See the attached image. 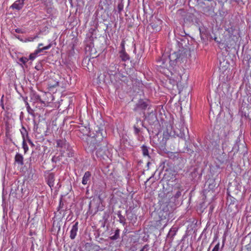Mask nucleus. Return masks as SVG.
Returning a JSON list of instances; mask_svg holds the SVG:
<instances>
[{"label": "nucleus", "mask_w": 251, "mask_h": 251, "mask_svg": "<svg viewBox=\"0 0 251 251\" xmlns=\"http://www.w3.org/2000/svg\"><path fill=\"white\" fill-rule=\"evenodd\" d=\"M20 30L19 29H16V32L17 33H20Z\"/></svg>", "instance_id": "41"}, {"label": "nucleus", "mask_w": 251, "mask_h": 251, "mask_svg": "<svg viewBox=\"0 0 251 251\" xmlns=\"http://www.w3.org/2000/svg\"><path fill=\"white\" fill-rule=\"evenodd\" d=\"M23 4H24V1L25 0H19Z\"/></svg>", "instance_id": "42"}, {"label": "nucleus", "mask_w": 251, "mask_h": 251, "mask_svg": "<svg viewBox=\"0 0 251 251\" xmlns=\"http://www.w3.org/2000/svg\"><path fill=\"white\" fill-rule=\"evenodd\" d=\"M96 136L97 138L100 137L99 139L101 140L104 138V136H103L102 134L101 130H100L97 132Z\"/></svg>", "instance_id": "26"}, {"label": "nucleus", "mask_w": 251, "mask_h": 251, "mask_svg": "<svg viewBox=\"0 0 251 251\" xmlns=\"http://www.w3.org/2000/svg\"><path fill=\"white\" fill-rule=\"evenodd\" d=\"M141 149L143 155L144 156H147L148 157L150 158L148 147L143 145L141 147Z\"/></svg>", "instance_id": "17"}, {"label": "nucleus", "mask_w": 251, "mask_h": 251, "mask_svg": "<svg viewBox=\"0 0 251 251\" xmlns=\"http://www.w3.org/2000/svg\"><path fill=\"white\" fill-rule=\"evenodd\" d=\"M117 215L119 219L120 222L125 225L126 224V219L125 217L122 215L120 212H118Z\"/></svg>", "instance_id": "18"}, {"label": "nucleus", "mask_w": 251, "mask_h": 251, "mask_svg": "<svg viewBox=\"0 0 251 251\" xmlns=\"http://www.w3.org/2000/svg\"><path fill=\"white\" fill-rule=\"evenodd\" d=\"M68 156H70V153H68Z\"/></svg>", "instance_id": "46"}, {"label": "nucleus", "mask_w": 251, "mask_h": 251, "mask_svg": "<svg viewBox=\"0 0 251 251\" xmlns=\"http://www.w3.org/2000/svg\"><path fill=\"white\" fill-rule=\"evenodd\" d=\"M14 159L15 163H17L18 164L21 166L24 165V157L21 154L19 153H17Z\"/></svg>", "instance_id": "9"}, {"label": "nucleus", "mask_w": 251, "mask_h": 251, "mask_svg": "<svg viewBox=\"0 0 251 251\" xmlns=\"http://www.w3.org/2000/svg\"><path fill=\"white\" fill-rule=\"evenodd\" d=\"M187 52L189 53V51L187 50H183L171 54V59L173 61V65L175 66L176 64H181L186 61L187 58Z\"/></svg>", "instance_id": "1"}, {"label": "nucleus", "mask_w": 251, "mask_h": 251, "mask_svg": "<svg viewBox=\"0 0 251 251\" xmlns=\"http://www.w3.org/2000/svg\"><path fill=\"white\" fill-rule=\"evenodd\" d=\"M181 191L182 190L179 189L176 191L174 196L175 199H178L181 196Z\"/></svg>", "instance_id": "25"}, {"label": "nucleus", "mask_w": 251, "mask_h": 251, "mask_svg": "<svg viewBox=\"0 0 251 251\" xmlns=\"http://www.w3.org/2000/svg\"><path fill=\"white\" fill-rule=\"evenodd\" d=\"M220 250V243L218 242L213 249L212 251H219Z\"/></svg>", "instance_id": "27"}, {"label": "nucleus", "mask_w": 251, "mask_h": 251, "mask_svg": "<svg viewBox=\"0 0 251 251\" xmlns=\"http://www.w3.org/2000/svg\"><path fill=\"white\" fill-rule=\"evenodd\" d=\"M125 41H122L121 43V46L122 48V50H125Z\"/></svg>", "instance_id": "36"}, {"label": "nucleus", "mask_w": 251, "mask_h": 251, "mask_svg": "<svg viewBox=\"0 0 251 251\" xmlns=\"http://www.w3.org/2000/svg\"><path fill=\"white\" fill-rule=\"evenodd\" d=\"M43 45V44H42V43H40V44H39L38 45V48H39V47H41V46H42Z\"/></svg>", "instance_id": "43"}, {"label": "nucleus", "mask_w": 251, "mask_h": 251, "mask_svg": "<svg viewBox=\"0 0 251 251\" xmlns=\"http://www.w3.org/2000/svg\"><path fill=\"white\" fill-rule=\"evenodd\" d=\"M105 149H99L97 150L96 151V155L98 157H102L103 156L104 153Z\"/></svg>", "instance_id": "20"}, {"label": "nucleus", "mask_w": 251, "mask_h": 251, "mask_svg": "<svg viewBox=\"0 0 251 251\" xmlns=\"http://www.w3.org/2000/svg\"><path fill=\"white\" fill-rule=\"evenodd\" d=\"M22 145H23V148L24 150L25 153H26L27 152V151L28 150V147L25 142V139H24L23 141Z\"/></svg>", "instance_id": "21"}, {"label": "nucleus", "mask_w": 251, "mask_h": 251, "mask_svg": "<svg viewBox=\"0 0 251 251\" xmlns=\"http://www.w3.org/2000/svg\"><path fill=\"white\" fill-rule=\"evenodd\" d=\"M120 56L123 61H126L129 59V55L126 52L125 50H122L120 52Z\"/></svg>", "instance_id": "14"}, {"label": "nucleus", "mask_w": 251, "mask_h": 251, "mask_svg": "<svg viewBox=\"0 0 251 251\" xmlns=\"http://www.w3.org/2000/svg\"><path fill=\"white\" fill-rule=\"evenodd\" d=\"M78 223L77 222H75L74 225L72 226L71 231H70V237L71 239H74L77 234V232L78 231Z\"/></svg>", "instance_id": "6"}, {"label": "nucleus", "mask_w": 251, "mask_h": 251, "mask_svg": "<svg viewBox=\"0 0 251 251\" xmlns=\"http://www.w3.org/2000/svg\"><path fill=\"white\" fill-rule=\"evenodd\" d=\"M149 249V246L148 245H145L140 251H148Z\"/></svg>", "instance_id": "29"}, {"label": "nucleus", "mask_w": 251, "mask_h": 251, "mask_svg": "<svg viewBox=\"0 0 251 251\" xmlns=\"http://www.w3.org/2000/svg\"><path fill=\"white\" fill-rule=\"evenodd\" d=\"M48 184L50 187H53L54 185V175L53 173L49 174L47 177Z\"/></svg>", "instance_id": "10"}, {"label": "nucleus", "mask_w": 251, "mask_h": 251, "mask_svg": "<svg viewBox=\"0 0 251 251\" xmlns=\"http://www.w3.org/2000/svg\"><path fill=\"white\" fill-rule=\"evenodd\" d=\"M117 67L115 64H111L108 68V72L110 75H113V73H116L117 72Z\"/></svg>", "instance_id": "16"}, {"label": "nucleus", "mask_w": 251, "mask_h": 251, "mask_svg": "<svg viewBox=\"0 0 251 251\" xmlns=\"http://www.w3.org/2000/svg\"><path fill=\"white\" fill-rule=\"evenodd\" d=\"M59 85V82L56 80L52 79H50L49 81L48 86L50 88H54Z\"/></svg>", "instance_id": "15"}, {"label": "nucleus", "mask_w": 251, "mask_h": 251, "mask_svg": "<svg viewBox=\"0 0 251 251\" xmlns=\"http://www.w3.org/2000/svg\"><path fill=\"white\" fill-rule=\"evenodd\" d=\"M137 122H141V120L140 119H137Z\"/></svg>", "instance_id": "44"}, {"label": "nucleus", "mask_w": 251, "mask_h": 251, "mask_svg": "<svg viewBox=\"0 0 251 251\" xmlns=\"http://www.w3.org/2000/svg\"><path fill=\"white\" fill-rule=\"evenodd\" d=\"M213 206L212 205H210V207H209V209H210V212H212V210L213 209Z\"/></svg>", "instance_id": "38"}, {"label": "nucleus", "mask_w": 251, "mask_h": 251, "mask_svg": "<svg viewBox=\"0 0 251 251\" xmlns=\"http://www.w3.org/2000/svg\"><path fill=\"white\" fill-rule=\"evenodd\" d=\"M56 158L55 156H53L52 158V161L53 162H56Z\"/></svg>", "instance_id": "39"}, {"label": "nucleus", "mask_w": 251, "mask_h": 251, "mask_svg": "<svg viewBox=\"0 0 251 251\" xmlns=\"http://www.w3.org/2000/svg\"><path fill=\"white\" fill-rule=\"evenodd\" d=\"M35 68H36L37 70H39V69H38V66H36V67H35Z\"/></svg>", "instance_id": "45"}, {"label": "nucleus", "mask_w": 251, "mask_h": 251, "mask_svg": "<svg viewBox=\"0 0 251 251\" xmlns=\"http://www.w3.org/2000/svg\"><path fill=\"white\" fill-rule=\"evenodd\" d=\"M149 106V104L148 101H145L142 100H139L138 103L136 105V107L134 108V111H138L139 109L141 110H145L147 109L148 106Z\"/></svg>", "instance_id": "4"}, {"label": "nucleus", "mask_w": 251, "mask_h": 251, "mask_svg": "<svg viewBox=\"0 0 251 251\" xmlns=\"http://www.w3.org/2000/svg\"><path fill=\"white\" fill-rule=\"evenodd\" d=\"M51 47V44H49L48 46L44 47L43 48H42V50H49Z\"/></svg>", "instance_id": "33"}, {"label": "nucleus", "mask_w": 251, "mask_h": 251, "mask_svg": "<svg viewBox=\"0 0 251 251\" xmlns=\"http://www.w3.org/2000/svg\"><path fill=\"white\" fill-rule=\"evenodd\" d=\"M36 55L37 54L35 52L30 54L29 55V59L30 60H33L36 57Z\"/></svg>", "instance_id": "30"}, {"label": "nucleus", "mask_w": 251, "mask_h": 251, "mask_svg": "<svg viewBox=\"0 0 251 251\" xmlns=\"http://www.w3.org/2000/svg\"><path fill=\"white\" fill-rule=\"evenodd\" d=\"M44 3L46 6L47 12L51 13L52 12V2L50 0H44Z\"/></svg>", "instance_id": "8"}, {"label": "nucleus", "mask_w": 251, "mask_h": 251, "mask_svg": "<svg viewBox=\"0 0 251 251\" xmlns=\"http://www.w3.org/2000/svg\"><path fill=\"white\" fill-rule=\"evenodd\" d=\"M28 143L31 145L32 146H34V144H33L32 142L31 141L30 139H27Z\"/></svg>", "instance_id": "37"}, {"label": "nucleus", "mask_w": 251, "mask_h": 251, "mask_svg": "<svg viewBox=\"0 0 251 251\" xmlns=\"http://www.w3.org/2000/svg\"><path fill=\"white\" fill-rule=\"evenodd\" d=\"M26 108H27V111H28V113H30V110L32 111V109L30 108V107L29 106V104L27 102H26Z\"/></svg>", "instance_id": "35"}, {"label": "nucleus", "mask_w": 251, "mask_h": 251, "mask_svg": "<svg viewBox=\"0 0 251 251\" xmlns=\"http://www.w3.org/2000/svg\"><path fill=\"white\" fill-rule=\"evenodd\" d=\"M134 132L136 134H139L140 130L135 125L134 126Z\"/></svg>", "instance_id": "31"}, {"label": "nucleus", "mask_w": 251, "mask_h": 251, "mask_svg": "<svg viewBox=\"0 0 251 251\" xmlns=\"http://www.w3.org/2000/svg\"><path fill=\"white\" fill-rule=\"evenodd\" d=\"M22 130H23L21 131V132L22 135L23 139L24 140V139H25V135L27 136V132L24 126L22 127Z\"/></svg>", "instance_id": "22"}, {"label": "nucleus", "mask_w": 251, "mask_h": 251, "mask_svg": "<svg viewBox=\"0 0 251 251\" xmlns=\"http://www.w3.org/2000/svg\"><path fill=\"white\" fill-rule=\"evenodd\" d=\"M154 22H152L150 24L151 26L155 31H159L161 29V25L162 21L158 19L154 20Z\"/></svg>", "instance_id": "7"}, {"label": "nucleus", "mask_w": 251, "mask_h": 251, "mask_svg": "<svg viewBox=\"0 0 251 251\" xmlns=\"http://www.w3.org/2000/svg\"><path fill=\"white\" fill-rule=\"evenodd\" d=\"M91 176V173L87 171L85 172L82 178V183L84 185L87 184L90 179Z\"/></svg>", "instance_id": "13"}, {"label": "nucleus", "mask_w": 251, "mask_h": 251, "mask_svg": "<svg viewBox=\"0 0 251 251\" xmlns=\"http://www.w3.org/2000/svg\"><path fill=\"white\" fill-rule=\"evenodd\" d=\"M61 201L60 202V204H59V206H58V211L59 210V209L61 208Z\"/></svg>", "instance_id": "40"}, {"label": "nucleus", "mask_w": 251, "mask_h": 251, "mask_svg": "<svg viewBox=\"0 0 251 251\" xmlns=\"http://www.w3.org/2000/svg\"><path fill=\"white\" fill-rule=\"evenodd\" d=\"M23 6L24 4H23L19 0H17L11 5V7L13 9L19 10L23 8Z\"/></svg>", "instance_id": "12"}, {"label": "nucleus", "mask_w": 251, "mask_h": 251, "mask_svg": "<svg viewBox=\"0 0 251 251\" xmlns=\"http://www.w3.org/2000/svg\"><path fill=\"white\" fill-rule=\"evenodd\" d=\"M31 99H33L35 101H40L41 103L43 102L41 100L40 97L38 95H36L35 94H32Z\"/></svg>", "instance_id": "19"}, {"label": "nucleus", "mask_w": 251, "mask_h": 251, "mask_svg": "<svg viewBox=\"0 0 251 251\" xmlns=\"http://www.w3.org/2000/svg\"><path fill=\"white\" fill-rule=\"evenodd\" d=\"M173 59H171V54L168 55V54H163L161 59L158 61L159 66L163 68H168V64L169 66L173 67L175 65H173Z\"/></svg>", "instance_id": "2"}, {"label": "nucleus", "mask_w": 251, "mask_h": 251, "mask_svg": "<svg viewBox=\"0 0 251 251\" xmlns=\"http://www.w3.org/2000/svg\"><path fill=\"white\" fill-rule=\"evenodd\" d=\"M28 59L25 57H22L19 58V61L22 64L25 65L26 63L28 61Z\"/></svg>", "instance_id": "24"}, {"label": "nucleus", "mask_w": 251, "mask_h": 251, "mask_svg": "<svg viewBox=\"0 0 251 251\" xmlns=\"http://www.w3.org/2000/svg\"><path fill=\"white\" fill-rule=\"evenodd\" d=\"M43 51L42 48H38L37 50L35 51V53L37 54L38 53L41 52Z\"/></svg>", "instance_id": "34"}, {"label": "nucleus", "mask_w": 251, "mask_h": 251, "mask_svg": "<svg viewBox=\"0 0 251 251\" xmlns=\"http://www.w3.org/2000/svg\"><path fill=\"white\" fill-rule=\"evenodd\" d=\"M56 147L60 148V151L64 152L65 150H69L70 146L65 139L56 140Z\"/></svg>", "instance_id": "3"}, {"label": "nucleus", "mask_w": 251, "mask_h": 251, "mask_svg": "<svg viewBox=\"0 0 251 251\" xmlns=\"http://www.w3.org/2000/svg\"><path fill=\"white\" fill-rule=\"evenodd\" d=\"M37 37H38L37 36H34V37H29L27 38V39H26V40H25V42H26V41H28V42L33 41H34V40L35 38H36Z\"/></svg>", "instance_id": "28"}, {"label": "nucleus", "mask_w": 251, "mask_h": 251, "mask_svg": "<svg viewBox=\"0 0 251 251\" xmlns=\"http://www.w3.org/2000/svg\"><path fill=\"white\" fill-rule=\"evenodd\" d=\"M169 83L173 84V85H176L177 83V81L176 80H175L174 79H170L169 80Z\"/></svg>", "instance_id": "32"}, {"label": "nucleus", "mask_w": 251, "mask_h": 251, "mask_svg": "<svg viewBox=\"0 0 251 251\" xmlns=\"http://www.w3.org/2000/svg\"><path fill=\"white\" fill-rule=\"evenodd\" d=\"M170 214V212L168 211H160L159 213V217L160 218V221H163L164 220H166L167 222L169 219Z\"/></svg>", "instance_id": "11"}, {"label": "nucleus", "mask_w": 251, "mask_h": 251, "mask_svg": "<svg viewBox=\"0 0 251 251\" xmlns=\"http://www.w3.org/2000/svg\"><path fill=\"white\" fill-rule=\"evenodd\" d=\"M119 232L120 231L119 229H117L115 231V234L111 237V239L113 240L117 239L119 237Z\"/></svg>", "instance_id": "23"}, {"label": "nucleus", "mask_w": 251, "mask_h": 251, "mask_svg": "<svg viewBox=\"0 0 251 251\" xmlns=\"http://www.w3.org/2000/svg\"><path fill=\"white\" fill-rule=\"evenodd\" d=\"M232 35L233 33L230 35L229 38L226 41V45L228 48L235 45L236 42V40L237 39L235 35H233L232 37Z\"/></svg>", "instance_id": "5"}]
</instances>
